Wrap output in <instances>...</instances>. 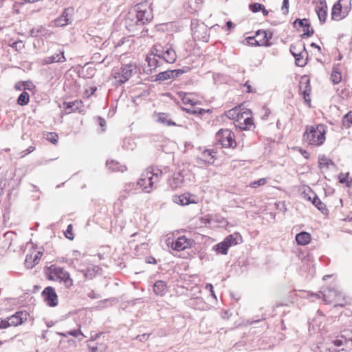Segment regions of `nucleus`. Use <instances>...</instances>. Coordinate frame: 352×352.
Listing matches in <instances>:
<instances>
[{
    "label": "nucleus",
    "mask_w": 352,
    "mask_h": 352,
    "mask_svg": "<svg viewBox=\"0 0 352 352\" xmlns=\"http://www.w3.org/2000/svg\"><path fill=\"white\" fill-rule=\"evenodd\" d=\"M294 25L299 31L302 32L303 36L310 37L314 34V30L311 26L309 20L307 19H298L295 20Z\"/></svg>",
    "instance_id": "dca6fc26"
},
{
    "label": "nucleus",
    "mask_w": 352,
    "mask_h": 352,
    "mask_svg": "<svg viewBox=\"0 0 352 352\" xmlns=\"http://www.w3.org/2000/svg\"><path fill=\"white\" fill-rule=\"evenodd\" d=\"M333 165L334 163L330 158L326 157L324 155L319 156L318 166L320 170H327Z\"/></svg>",
    "instance_id": "c85d7f7f"
},
{
    "label": "nucleus",
    "mask_w": 352,
    "mask_h": 352,
    "mask_svg": "<svg viewBox=\"0 0 352 352\" xmlns=\"http://www.w3.org/2000/svg\"><path fill=\"white\" fill-rule=\"evenodd\" d=\"M328 129L324 124L307 125L302 134V141L309 146L320 147L326 141Z\"/></svg>",
    "instance_id": "f03ea898"
},
{
    "label": "nucleus",
    "mask_w": 352,
    "mask_h": 352,
    "mask_svg": "<svg viewBox=\"0 0 352 352\" xmlns=\"http://www.w3.org/2000/svg\"><path fill=\"white\" fill-rule=\"evenodd\" d=\"M304 294V293L302 294ZM339 294L335 287H324L322 291L317 293H307L305 294L303 297H316V298H322L323 301L326 303H332L336 301V299L339 296Z\"/></svg>",
    "instance_id": "9b49d317"
},
{
    "label": "nucleus",
    "mask_w": 352,
    "mask_h": 352,
    "mask_svg": "<svg viewBox=\"0 0 352 352\" xmlns=\"http://www.w3.org/2000/svg\"><path fill=\"white\" fill-rule=\"evenodd\" d=\"M26 320V314L23 311H18L15 314L8 317L4 320L6 328L11 326H18Z\"/></svg>",
    "instance_id": "6ab92c4d"
},
{
    "label": "nucleus",
    "mask_w": 352,
    "mask_h": 352,
    "mask_svg": "<svg viewBox=\"0 0 352 352\" xmlns=\"http://www.w3.org/2000/svg\"><path fill=\"white\" fill-rule=\"evenodd\" d=\"M309 88H311L309 79L307 76H302L299 83L300 94H302L304 90H307Z\"/></svg>",
    "instance_id": "ea45409f"
},
{
    "label": "nucleus",
    "mask_w": 352,
    "mask_h": 352,
    "mask_svg": "<svg viewBox=\"0 0 352 352\" xmlns=\"http://www.w3.org/2000/svg\"><path fill=\"white\" fill-rule=\"evenodd\" d=\"M311 93V87L309 88L307 90H304L302 94H300L305 100V102L307 104V106L309 107H311V96H310Z\"/></svg>",
    "instance_id": "c03bdc74"
},
{
    "label": "nucleus",
    "mask_w": 352,
    "mask_h": 352,
    "mask_svg": "<svg viewBox=\"0 0 352 352\" xmlns=\"http://www.w3.org/2000/svg\"><path fill=\"white\" fill-rule=\"evenodd\" d=\"M214 250L218 253L223 255L228 254L229 248L223 241H221L214 246Z\"/></svg>",
    "instance_id": "4c0bfd02"
},
{
    "label": "nucleus",
    "mask_w": 352,
    "mask_h": 352,
    "mask_svg": "<svg viewBox=\"0 0 352 352\" xmlns=\"http://www.w3.org/2000/svg\"><path fill=\"white\" fill-rule=\"evenodd\" d=\"M146 261L148 263H153L155 265L157 263V260L153 257H147Z\"/></svg>",
    "instance_id": "e2e57ef3"
},
{
    "label": "nucleus",
    "mask_w": 352,
    "mask_h": 352,
    "mask_svg": "<svg viewBox=\"0 0 352 352\" xmlns=\"http://www.w3.org/2000/svg\"><path fill=\"white\" fill-rule=\"evenodd\" d=\"M118 302V300L116 298H111L108 299H105L102 301H100L99 303L100 307H107L109 305H116Z\"/></svg>",
    "instance_id": "37998d69"
},
{
    "label": "nucleus",
    "mask_w": 352,
    "mask_h": 352,
    "mask_svg": "<svg viewBox=\"0 0 352 352\" xmlns=\"http://www.w3.org/2000/svg\"><path fill=\"white\" fill-rule=\"evenodd\" d=\"M307 52L305 48L302 50V52L295 56L296 64L299 67H304L307 62Z\"/></svg>",
    "instance_id": "72a5a7b5"
},
{
    "label": "nucleus",
    "mask_w": 352,
    "mask_h": 352,
    "mask_svg": "<svg viewBox=\"0 0 352 352\" xmlns=\"http://www.w3.org/2000/svg\"><path fill=\"white\" fill-rule=\"evenodd\" d=\"M35 146H29L26 150L23 151L21 153H22V157H24L25 155H27L28 154L33 152L34 150H35Z\"/></svg>",
    "instance_id": "bf43d9fd"
},
{
    "label": "nucleus",
    "mask_w": 352,
    "mask_h": 352,
    "mask_svg": "<svg viewBox=\"0 0 352 352\" xmlns=\"http://www.w3.org/2000/svg\"><path fill=\"white\" fill-rule=\"evenodd\" d=\"M41 296L44 302L50 307H56L58 303V296L54 287H45Z\"/></svg>",
    "instance_id": "f3484780"
},
{
    "label": "nucleus",
    "mask_w": 352,
    "mask_h": 352,
    "mask_svg": "<svg viewBox=\"0 0 352 352\" xmlns=\"http://www.w3.org/2000/svg\"><path fill=\"white\" fill-rule=\"evenodd\" d=\"M314 352H340L342 349L340 346L335 345V339L330 343H320L316 346L314 349Z\"/></svg>",
    "instance_id": "aec40b11"
},
{
    "label": "nucleus",
    "mask_w": 352,
    "mask_h": 352,
    "mask_svg": "<svg viewBox=\"0 0 352 352\" xmlns=\"http://www.w3.org/2000/svg\"><path fill=\"white\" fill-rule=\"evenodd\" d=\"M315 11L317 13L320 21L324 23L327 18L328 8L324 0H318L314 2Z\"/></svg>",
    "instance_id": "a211bd4d"
},
{
    "label": "nucleus",
    "mask_w": 352,
    "mask_h": 352,
    "mask_svg": "<svg viewBox=\"0 0 352 352\" xmlns=\"http://www.w3.org/2000/svg\"><path fill=\"white\" fill-rule=\"evenodd\" d=\"M331 80L334 85L340 83L342 80V70L339 65L333 67L331 74Z\"/></svg>",
    "instance_id": "c756f323"
},
{
    "label": "nucleus",
    "mask_w": 352,
    "mask_h": 352,
    "mask_svg": "<svg viewBox=\"0 0 352 352\" xmlns=\"http://www.w3.org/2000/svg\"><path fill=\"white\" fill-rule=\"evenodd\" d=\"M215 153L213 150L206 149L201 153V159L206 163H213Z\"/></svg>",
    "instance_id": "473e14b6"
},
{
    "label": "nucleus",
    "mask_w": 352,
    "mask_h": 352,
    "mask_svg": "<svg viewBox=\"0 0 352 352\" xmlns=\"http://www.w3.org/2000/svg\"><path fill=\"white\" fill-rule=\"evenodd\" d=\"M78 102L77 100L76 101H74V102H68L67 104V109H69V108H72L74 107V105L76 104V103H78Z\"/></svg>",
    "instance_id": "774afa93"
},
{
    "label": "nucleus",
    "mask_w": 352,
    "mask_h": 352,
    "mask_svg": "<svg viewBox=\"0 0 352 352\" xmlns=\"http://www.w3.org/2000/svg\"><path fill=\"white\" fill-rule=\"evenodd\" d=\"M225 115L233 121L236 127L241 130L248 131L255 128L253 114L250 109L238 106L226 111Z\"/></svg>",
    "instance_id": "f257e3e1"
},
{
    "label": "nucleus",
    "mask_w": 352,
    "mask_h": 352,
    "mask_svg": "<svg viewBox=\"0 0 352 352\" xmlns=\"http://www.w3.org/2000/svg\"><path fill=\"white\" fill-rule=\"evenodd\" d=\"M153 292L157 296H162L166 293L167 287H153Z\"/></svg>",
    "instance_id": "603ef678"
},
{
    "label": "nucleus",
    "mask_w": 352,
    "mask_h": 352,
    "mask_svg": "<svg viewBox=\"0 0 352 352\" xmlns=\"http://www.w3.org/2000/svg\"><path fill=\"white\" fill-rule=\"evenodd\" d=\"M30 101L29 94L26 91L22 92L17 99L18 104L21 106H25L28 104Z\"/></svg>",
    "instance_id": "79ce46f5"
},
{
    "label": "nucleus",
    "mask_w": 352,
    "mask_h": 352,
    "mask_svg": "<svg viewBox=\"0 0 352 352\" xmlns=\"http://www.w3.org/2000/svg\"><path fill=\"white\" fill-rule=\"evenodd\" d=\"M263 6V4H261L259 3H254L250 4L249 8H250V10L252 12H258L261 10Z\"/></svg>",
    "instance_id": "8fccbe9b"
},
{
    "label": "nucleus",
    "mask_w": 352,
    "mask_h": 352,
    "mask_svg": "<svg viewBox=\"0 0 352 352\" xmlns=\"http://www.w3.org/2000/svg\"><path fill=\"white\" fill-rule=\"evenodd\" d=\"M184 182L182 176L179 174H174L169 180V185L172 190H175L179 188H181Z\"/></svg>",
    "instance_id": "bb28decb"
},
{
    "label": "nucleus",
    "mask_w": 352,
    "mask_h": 352,
    "mask_svg": "<svg viewBox=\"0 0 352 352\" xmlns=\"http://www.w3.org/2000/svg\"><path fill=\"white\" fill-rule=\"evenodd\" d=\"M177 96L182 100L184 104L194 106L197 103V100L191 94H188L184 91H178L177 92Z\"/></svg>",
    "instance_id": "b1692460"
},
{
    "label": "nucleus",
    "mask_w": 352,
    "mask_h": 352,
    "mask_svg": "<svg viewBox=\"0 0 352 352\" xmlns=\"http://www.w3.org/2000/svg\"><path fill=\"white\" fill-rule=\"evenodd\" d=\"M314 195L313 199L311 201L312 204L323 214H327L328 212V209L326 205L316 196L314 192H312Z\"/></svg>",
    "instance_id": "2f4dec72"
},
{
    "label": "nucleus",
    "mask_w": 352,
    "mask_h": 352,
    "mask_svg": "<svg viewBox=\"0 0 352 352\" xmlns=\"http://www.w3.org/2000/svg\"><path fill=\"white\" fill-rule=\"evenodd\" d=\"M162 177V171L153 167H148L141 174L138 185L145 192L150 193Z\"/></svg>",
    "instance_id": "7ed1b4c3"
},
{
    "label": "nucleus",
    "mask_w": 352,
    "mask_h": 352,
    "mask_svg": "<svg viewBox=\"0 0 352 352\" xmlns=\"http://www.w3.org/2000/svg\"><path fill=\"white\" fill-rule=\"evenodd\" d=\"M150 336V334L144 333L142 335H138L136 336V339L140 342H145L146 341Z\"/></svg>",
    "instance_id": "4d7b16f0"
},
{
    "label": "nucleus",
    "mask_w": 352,
    "mask_h": 352,
    "mask_svg": "<svg viewBox=\"0 0 352 352\" xmlns=\"http://www.w3.org/2000/svg\"><path fill=\"white\" fill-rule=\"evenodd\" d=\"M335 345L340 346L342 351L350 352L352 350V327L341 331L335 338Z\"/></svg>",
    "instance_id": "6e6552de"
},
{
    "label": "nucleus",
    "mask_w": 352,
    "mask_h": 352,
    "mask_svg": "<svg viewBox=\"0 0 352 352\" xmlns=\"http://www.w3.org/2000/svg\"><path fill=\"white\" fill-rule=\"evenodd\" d=\"M45 274L47 279L63 284L65 286H71L73 280L69 274L63 267L52 265L45 270Z\"/></svg>",
    "instance_id": "20e7f679"
},
{
    "label": "nucleus",
    "mask_w": 352,
    "mask_h": 352,
    "mask_svg": "<svg viewBox=\"0 0 352 352\" xmlns=\"http://www.w3.org/2000/svg\"><path fill=\"white\" fill-rule=\"evenodd\" d=\"M272 34L263 30H259L256 32L255 36H248L246 40L248 43L252 46L268 47L272 45L271 39Z\"/></svg>",
    "instance_id": "0eeeda50"
},
{
    "label": "nucleus",
    "mask_w": 352,
    "mask_h": 352,
    "mask_svg": "<svg viewBox=\"0 0 352 352\" xmlns=\"http://www.w3.org/2000/svg\"><path fill=\"white\" fill-rule=\"evenodd\" d=\"M244 87H246L247 90L246 91L248 93H252V92H255V89L252 88V87L251 86V85L250 84V82L249 81H247L245 84H244Z\"/></svg>",
    "instance_id": "052dcab7"
},
{
    "label": "nucleus",
    "mask_w": 352,
    "mask_h": 352,
    "mask_svg": "<svg viewBox=\"0 0 352 352\" xmlns=\"http://www.w3.org/2000/svg\"><path fill=\"white\" fill-rule=\"evenodd\" d=\"M124 24L126 29L129 32H133L139 31L144 26L140 23V21L138 20L137 14H135L132 8L129 10L125 16Z\"/></svg>",
    "instance_id": "4468645a"
},
{
    "label": "nucleus",
    "mask_w": 352,
    "mask_h": 352,
    "mask_svg": "<svg viewBox=\"0 0 352 352\" xmlns=\"http://www.w3.org/2000/svg\"><path fill=\"white\" fill-rule=\"evenodd\" d=\"M89 347L91 352H104L105 351V346L102 344L89 346Z\"/></svg>",
    "instance_id": "09e8293b"
},
{
    "label": "nucleus",
    "mask_w": 352,
    "mask_h": 352,
    "mask_svg": "<svg viewBox=\"0 0 352 352\" xmlns=\"http://www.w3.org/2000/svg\"><path fill=\"white\" fill-rule=\"evenodd\" d=\"M227 31H230L233 28V23L232 21H229L226 22Z\"/></svg>",
    "instance_id": "69168bd1"
},
{
    "label": "nucleus",
    "mask_w": 352,
    "mask_h": 352,
    "mask_svg": "<svg viewBox=\"0 0 352 352\" xmlns=\"http://www.w3.org/2000/svg\"><path fill=\"white\" fill-rule=\"evenodd\" d=\"M342 125L344 128L349 129L352 126V111L348 112L342 118Z\"/></svg>",
    "instance_id": "a19ab883"
},
{
    "label": "nucleus",
    "mask_w": 352,
    "mask_h": 352,
    "mask_svg": "<svg viewBox=\"0 0 352 352\" xmlns=\"http://www.w3.org/2000/svg\"><path fill=\"white\" fill-rule=\"evenodd\" d=\"M305 49V45L301 43H297L291 45L290 51L293 56L295 57L298 56L299 54L302 52V50Z\"/></svg>",
    "instance_id": "58836bf2"
},
{
    "label": "nucleus",
    "mask_w": 352,
    "mask_h": 352,
    "mask_svg": "<svg viewBox=\"0 0 352 352\" xmlns=\"http://www.w3.org/2000/svg\"><path fill=\"white\" fill-rule=\"evenodd\" d=\"M216 140L224 148H235L236 146L235 135L230 129H221L216 134Z\"/></svg>",
    "instance_id": "1a4fd4ad"
},
{
    "label": "nucleus",
    "mask_w": 352,
    "mask_h": 352,
    "mask_svg": "<svg viewBox=\"0 0 352 352\" xmlns=\"http://www.w3.org/2000/svg\"><path fill=\"white\" fill-rule=\"evenodd\" d=\"M66 60L64 56V51H60L59 54H54L52 56L46 57L42 62L44 65L51 64L54 63H63Z\"/></svg>",
    "instance_id": "5701e85b"
},
{
    "label": "nucleus",
    "mask_w": 352,
    "mask_h": 352,
    "mask_svg": "<svg viewBox=\"0 0 352 352\" xmlns=\"http://www.w3.org/2000/svg\"><path fill=\"white\" fill-rule=\"evenodd\" d=\"M167 244H170V248L173 250L180 252L192 248L195 244V241L191 238L186 237V236H180L172 241H170V238H168Z\"/></svg>",
    "instance_id": "ddd939ff"
},
{
    "label": "nucleus",
    "mask_w": 352,
    "mask_h": 352,
    "mask_svg": "<svg viewBox=\"0 0 352 352\" xmlns=\"http://www.w3.org/2000/svg\"><path fill=\"white\" fill-rule=\"evenodd\" d=\"M87 295L90 298L92 299L100 298L101 297L100 294L96 293L94 291H91L88 293Z\"/></svg>",
    "instance_id": "680f3d73"
},
{
    "label": "nucleus",
    "mask_w": 352,
    "mask_h": 352,
    "mask_svg": "<svg viewBox=\"0 0 352 352\" xmlns=\"http://www.w3.org/2000/svg\"><path fill=\"white\" fill-rule=\"evenodd\" d=\"M67 334L74 337H78L79 335H83L80 329L69 331H67Z\"/></svg>",
    "instance_id": "6e6d98bb"
},
{
    "label": "nucleus",
    "mask_w": 352,
    "mask_h": 352,
    "mask_svg": "<svg viewBox=\"0 0 352 352\" xmlns=\"http://www.w3.org/2000/svg\"><path fill=\"white\" fill-rule=\"evenodd\" d=\"M162 56L167 63H173L176 60V53L170 47L162 52Z\"/></svg>",
    "instance_id": "7c9ffc66"
},
{
    "label": "nucleus",
    "mask_w": 352,
    "mask_h": 352,
    "mask_svg": "<svg viewBox=\"0 0 352 352\" xmlns=\"http://www.w3.org/2000/svg\"><path fill=\"white\" fill-rule=\"evenodd\" d=\"M298 151L305 159H309L310 157V153L305 149L299 148Z\"/></svg>",
    "instance_id": "13d9d810"
},
{
    "label": "nucleus",
    "mask_w": 352,
    "mask_h": 352,
    "mask_svg": "<svg viewBox=\"0 0 352 352\" xmlns=\"http://www.w3.org/2000/svg\"><path fill=\"white\" fill-rule=\"evenodd\" d=\"M242 241V236L239 232H234L233 234H229L223 239V243L227 245V246L230 248L232 246L236 245Z\"/></svg>",
    "instance_id": "4be33fe9"
},
{
    "label": "nucleus",
    "mask_w": 352,
    "mask_h": 352,
    "mask_svg": "<svg viewBox=\"0 0 352 352\" xmlns=\"http://www.w3.org/2000/svg\"><path fill=\"white\" fill-rule=\"evenodd\" d=\"M289 0H283L281 6V12L284 15H287L289 13Z\"/></svg>",
    "instance_id": "3c124183"
},
{
    "label": "nucleus",
    "mask_w": 352,
    "mask_h": 352,
    "mask_svg": "<svg viewBox=\"0 0 352 352\" xmlns=\"http://www.w3.org/2000/svg\"><path fill=\"white\" fill-rule=\"evenodd\" d=\"M72 230H73V226H72V224H69L67 226V229H66V230L65 231V233H64L65 234V236L66 238H67L68 239H69V240H73L74 238V234L73 233Z\"/></svg>",
    "instance_id": "de8ad7c7"
},
{
    "label": "nucleus",
    "mask_w": 352,
    "mask_h": 352,
    "mask_svg": "<svg viewBox=\"0 0 352 352\" xmlns=\"http://www.w3.org/2000/svg\"><path fill=\"white\" fill-rule=\"evenodd\" d=\"M296 241L299 245H306L311 241V235L307 232L302 231L296 234Z\"/></svg>",
    "instance_id": "393cba45"
},
{
    "label": "nucleus",
    "mask_w": 352,
    "mask_h": 352,
    "mask_svg": "<svg viewBox=\"0 0 352 352\" xmlns=\"http://www.w3.org/2000/svg\"><path fill=\"white\" fill-rule=\"evenodd\" d=\"M339 182L349 188L352 185V177L349 173H341L338 175Z\"/></svg>",
    "instance_id": "f704fd0d"
},
{
    "label": "nucleus",
    "mask_w": 352,
    "mask_h": 352,
    "mask_svg": "<svg viewBox=\"0 0 352 352\" xmlns=\"http://www.w3.org/2000/svg\"><path fill=\"white\" fill-rule=\"evenodd\" d=\"M111 255V248L109 245L102 246L100 248L98 252V256L99 258L105 259Z\"/></svg>",
    "instance_id": "c9c22d12"
},
{
    "label": "nucleus",
    "mask_w": 352,
    "mask_h": 352,
    "mask_svg": "<svg viewBox=\"0 0 352 352\" xmlns=\"http://www.w3.org/2000/svg\"><path fill=\"white\" fill-rule=\"evenodd\" d=\"M109 170L112 172H121L124 173L127 170V168L125 165L121 164L120 162L116 160H111L107 164Z\"/></svg>",
    "instance_id": "cd10ccee"
},
{
    "label": "nucleus",
    "mask_w": 352,
    "mask_h": 352,
    "mask_svg": "<svg viewBox=\"0 0 352 352\" xmlns=\"http://www.w3.org/2000/svg\"><path fill=\"white\" fill-rule=\"evenodd\" d=\"M267 183V179L264 177L251 182L249 186L252 188H256L258 186L265 185Z\"/></svg>",
    "instance_id": "a18cd8bd"
},
{
    "label": "nucleus",
    "mask_w": 352,
    "mask_h": 352,
    "mask_svg": "<svg viewBox=\"0 0 352 352\" xmlns=\"http://www.w3.org/2000/svg\"><path fill=\"white\" fill-rule=\"evenodd\" d=\"M25 258L24 265L28 269H32L38 265L44 254L43 247H38L33 243L27 244L25 249Z\"/></svg>",
    "instance_id": "39448f33"
},
{
    "label": "nucleus",
    "mask_w": 352,
    "mask_h": 352,
    "mask_svg": "<svg viewBox=\"0 0 352 352\" xmlns=\"http://www.w3.org/2000/svg\"><path fill=\"white\" fill-rule=\"evenodd\" d=\"M172 199L174 203L182 206L198 203L197 197L188 192L181 195H175L173 196Z\"/></svg>",
    "instance_id": "2eb2a0df"
},
{
    "label": "nucleus",
    "mask_w": 352,
    "mask_h": 352,
    "mask_svg": "<svg viewBox=\"0 0 352 352\" xmlns=\"http://www.w3.org/2000/svg\"><path fill=\"white\" fill-rule=\"evenodd\" d=\"M43 137L54 145H56L58 142L59 136L55 132H46L43 134Z\"/></svg>",
    "instance_id": "e433bc0d"
},
{
    "label": "nucleus",
    "mask_w": 352,
    "mask_h": 352,
    "mask_svg": "<svg viewBox=\"0 0 352 352\" xmlns=\"http://www.w3.org/2000/svg\"><path fill=\"white\" fill-rule=\"evenodd\" d=\"M132 8L135 14H137L138 20L140 21V23L143 25L152 21L153 18V13L149 9L146 1L138 3Z\"/></svg>",
    "instance_id": "9d476101"
},
{
    "label": "nucleus",
    "mask_w": 352,
    "mask_h": 352,
    "mask_svg": "<svg viewBox=\"0 0 352 352\" xmlns=\"http://www.w3.org/2000/svg\"><path fill=\"white\" fill-rule=\"evenodd\" d=\"M157 121L168 126H176V123L173 121L169 115L166 113H158L156 114Z\"/></svg>",
    "instance_id": "a878e982"
},
{
    "label": "nucleus",
    "mask_w": 352,
    "mask_h": 352,
    "mask_svg": "<svg viewBox=\"0 0 352 352\" xmlns=\"http://www.w3.org/2000/svg\"><path fill=\"white\" fill-rule=\"evenodd\" d=\"M74 263H75V261H78V258L81 257V255H80V254L79 253L78 251H74Z\"/></svg>",
    "instance_id": "0e129e2a"
},
{
    "label": "nucleus",
    "mask_w": 352,
    "mask_h": 352,
    "mask_svg": "<svg viewBox=\"0 0 352 352\" xmlns=\"http://www.w3.org/2000/svg\"><path fill=\"white\" fill-rule=\"evenodd\" d=\"M12 47L14 48L16 51H18L19 50H21L24 47V44L21 41H16L13 43V44L12 45Z\"/></svg>",
    "instance_id": "5fc2aeb1"
},
{
    "label": "nucleus",
    "mask_w": 352,
    "mask_h": 352,
    "mask_svg": "<svg viewBox=\"0 0 352 352\" xmlns=\"http://www.w3.org/2000/svg\"><path fill=\"white\" fill-rule=\"evenodd\" d=\"M184 71L182 69L168 70L160 72L157 76V79L159 80H165L168 79L175 78L179 75L182 74Z\"/></svg>",
    "instance_id": "412c9836"
},
{
    "label": "nucleus",
    "mask_w": 352,
    "mask_h": 352,
    "mask_svg": "<svg viewBox=\"0 0 352 352\" xmlns=\"http://www.w3.org/2000/svg\"><path fill=\"white\" fill-rule=\"evenodd\" d=\"M146 60L148 63L151 71L157 67V61L154 56H147Z\"/></svg>",
    "instance_id": "49530a36"
},
{
    "label": "nucleus",
    "mask_w": 352,
    "mask_h": 352,
    "mask_svg": "<svg viewBox=\"0 0 352 352\" xmlns=\"http://www.w3.org/2000/svg\"><path fill=\"white\" fill-rule=\"evenodd\" d=\"M96 87H90L85 91L84 94L87 98H89L96 92Z\"/></svg>",
    "instance_id": "864d4df0"
},
{
    "label": "nucleus",
    "mask_w": 352,
    "mask_h": 352,
    "mask_svg": "<svg viewBox=\"0 0 352 352\" xmlns=\"http://www.w3.org/2000/svg\"><path fill=\"white\" fill-rule=\"evenodd\" d=\"M205 289L206 290L208 291V292H210V294L214 297V298H216L215 295H214V292L213 290V287H205Z\"/></svg>",
    "instance_id": "338daca9"
},
{
    "label": "nucleus",
    "mask_w": 352,
    "mask_h": 352,
    "mask_svg": "<svg viewBox=\"0 0 352 352\" xmlns=\"http://www.w3.org/2000/svg\"><path fill=\"white\" fill-rule=\"evenodd\" d=\"M351 10V0H338L331 10V19L340 21L345 18Z\"/></svg>",
    "instance_id": "423d86ee"
},
{
    "label": "nucleus",
    "mask_w": 352,
    "mask_h": 352,
    "mask_svg": "<svg viewBox=\"0 0 352 352\" xmlns=\"http://www.w3.org/2000/svg\"><path fill=\"white\" fill-rule=\"evenodd\" d=\"M136 69L135 65L127 64L122 67L118 72H115L113 77L120 83H124L136 73Z\"/></svg>",
    "instance_id": "f8f14e48"
}]
</instances>
